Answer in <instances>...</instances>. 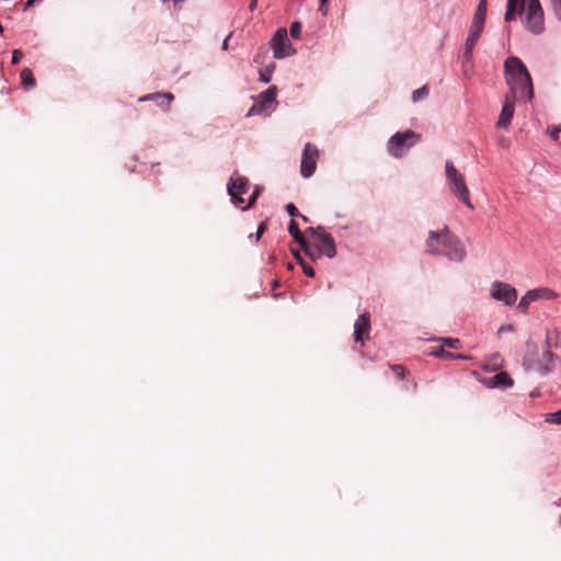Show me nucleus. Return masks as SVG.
<instances>
[{
  "label": "nucleus",
  "instance_id": "nucleus-37",
  "mask_svg": "<svg viewBox=\"0 0 561 561\" xmlns=\"http://www.w3.org/2000/svg\"><path fill=\"white\" fill-rule=\"evenodd\" d=\"M454 359L470 360L472 359V357L470 355L465 354H454Z\"/></svg>",
  "mask_w": 561,
  "mask_h": 561
},
{
  "label": "nucleus",
  "instance_id": "nucleus-23",
  "mask_svg": "<svg viewBox=\"0 0 561 561\" xmlns=\"http://www.w3.org/2000/svg\"><path fill=\"white\" fill-rule=\"evenodd\" d=\"M502 367V358L500 354H493L488 363L484 365L486 370H496Z\"/></svg>",
  "mask_w": 561,
  "mask_h": 561
},
{
  "label": "nucleus",
  "instance_id": "nucleus-25",
  "mask_svg": "<svg viewBox=\"0 0 561 561\" xmlns=\"http://www.w3.org/2000/svg\"><path fill=\"white\" fill-rule=\"evenodd\" d=\"M428 93H430V91H428L427 85H423L422 88L416 89L412 92V101L419 102V101L425 99L428 95Z\"/></svg>",
  "mask_w": 561,
  "mask_h": 561
},
{
  "label": "nucleus",
  "instance_id": "nucleus-42",
  "mask_svg": "<svg viewBox=\"0 0 561 561\" xmlns=\"http://www.w3.org/2000/svg\"><path fill=\"white\" fill-rule=\"evenodd\" d=\"M222 46H224V49H227V46H228V38H226V39L224 41Z\"/></svg>",
  "mask_w": 561,
  "mask_h": 561
},
{
  "label": "nucleus",
  "instance_id": "nucleus-38",
  "mask_svg": "<svg viewBox=\"0 0 561 561\" xmlns=\"http://www.w3.org/2000/svg\"><path fill=\"white\" fill-rule=\"evenodd\" d=\"M42 0H27L26 3H25V10L32 8L34 4L41 2Z\"/></svg>",
  "mask_w": 561,
  "mask_h": 561
},
{
  "label": "nucleus",
  "instance_id": "nucleus-29",
  "mask_svg": "<svg viewBox=\"0 0 561 561\" xmlns=\"http://www.w3.org/2000/svg\"><path fill=\"white\" fill-rule=\"evenodd\" d=\"M301 34V23L300 22H293L290 25V35L294 38H300Z\"/></svg>",
  "mask_w": 561,
  "mask_h": 561
},
{
  "label": "nucleus",
  "instance_id": "nucleus-24",
  "mask_svg": "<svg viewBox=\"0 0 561 561\" xmlns=\"http://www.w3.org/2000/svg\"><path fill=\"white\" fill-rule=\"evenodd\" d=\"M430 354L439 358L454 359V353L445 351L444 345L432 348Z\"/></svg>",
  "mask_w": 561,
  "mask_h": 561
},
{
  "label": "nucleus",
  "instance_id": "nucleus-3",
  "mask_svg": "<svg viewBox=\"0 0 561 561\" xmlns=\"http://www.w3.org/2000/svg\"><path fill=\"white\" fill-rule=\"evenodd\" d=\"M249 187L250 183L248 179L240 176L237 173L233 176H231L228 183V192L231 196V201L236 206H238L242 210L251 208L256 201V194H252L247 203L243 199L242 195L248 193Z\"/></svg>",
  "mask_w": 561,
  "mask_h": 561
},
{
  "label": "nucleus",
  "instance_id": "nucleus-9",
  "mask_svg": "<svg viewBox=\"0 0 561 561\" xmlns=\"http://www.w3.org/2000/svg\"><path fill=\"white\" fill-rule=\"evenodd\" d=\"M558 298V294L550 288L539 287L531 290H528L519 300L517 305V309L522 312L527 313L528 307L531 302L537 301L539 299L543 300H552Z\"/></svg>",
  "mask_w": 561,
  "mask_h": 561
},
{
  "label": "nucleus",
  "instance_id": "nucleus-35",
  "mask_svg": "<svg viewBox=\"0 0 561 561\" xmlns=\"http://www.w3.org/2000/svg\"><path fill=\"white\" fill-rule=\"evenodd\" d=\"M271 70L268 68L265 69V71H261V80L265 83L270 82L271 80Z\"/></svg>",
  "mask_w": 561,
  "mask_h": 561
},
{
  "label": "nucleus",
  "instance_id": "nucleus-21",
  "mask_svg": "<svg viewBox=\"0 0 561 561\" xmlns=\"http://www.w3.org/2000/svg\"><path fill=\"white\" fill-rule=\"evenodd\" d=\"M20 78L25 88H33L35 85V78H34L31 69H28V68H24L21 71Z\"/></svg>",
  "mask_w": 561,
  "mask_h": 561
},
{
  "label": "nucleus",
  "instance_id": "nucleus-45",
  "mask_svg": "<svg viewBox=\"0 0 561 561\" xmlns=\"http://www.w3.org/2000/svg\"><path fill=\"white\" fill-rule=\"evenodd\" d=\"M299 217H300L304 221H308V218H307L306 216H304V215H301V214H300V216H299Z\"/></svg>",
  "mask_w": 561,
  "mask_h": 561
},
{
  "label": "nucleus",
  "instance_id": "nucleus-33",
  "mask_svg": "<svg viewBox=\"0 0 561 561\" xmlns=\"http://www.w3.org/2000/svg\"><path fill=\"white\" fill-rule=\"evenodd\" d=\"M286 210H287V213L289 214V216H291V217H298V216H300V213H299L298 208H297L294 204H291V203H289V204L286 206Z\"/></svg>",
  "mask_w": 561,
  "mask_h": 561
},
{
  "label": "nucleus",
  "instance_id": "nucleus-31",
  "mask_svg": "<svg viewBox=\"0 0 561 561\" xmlns=\"http://www.w3.org/2000/svg\"><path fill=\"white\" fill-rule=\"evenodd\" d=\"M554 15L561 21V0H550Z\"/></svg>",
  "mask_w": 561,
  "mask_h": 561
},
{
  "label": "nucleus",
  "instance_id": "nucleus-36",
  "mask_svg": "<svg viewBox=\"0 0 561 561\" xmlns=\"http://www.w3.org/2000/svg\"><path fill=\"white\" fill-rule=\"evenodd\" d=\"M266 229V225L264 222H262L259 228H257V231H256V241H259L262 237V234L264 233Z\"/></svg>",
  "mask_w": 561,
  "mask_h": 561
},
{
  "label": "nucleus",
  "instance_id": "nucleus-27",
  "mask_svg": "<svg viewBox=\"0 0 561 561\" xmlns=\"http://www.w3.org/2000/svg\"><path fill=\"white\" fill-rule=\"evenodd\" d=\"M440 342L443 345L448 346L450 348H459L461 343L459 339H453V337H443L440 339Z\"/></svg>",
  "mask_w": 561,
  "mask_h": 561
},
{
  "label": "nucleus",
  "instance_id": "nucleus-2",
  "mask_svg": "<svg viewBox=\"0 0 561 561\" xmlns=\"http://www.w3.org/2000/svg\"><path fill=\"white\" fill-rule=\"evenodd\" d=\"M425 247L426 252L435 255H445L456 262H461L466 256L463 244L447 228H444L442 231H431Z\"/></svg>",
  "mask_w": 561,
  "mask_h": 561
},
{
  "label": "nucleus",
  "instance_id": "nucleus-46",
  "mask_svg": "<svg viewBox=\"0 0 561 561\" xmlns=\"http://www.w3.org/2000/svg\"><path fill=\"white\" fill-rule=\"evenodd\" d=\"M273 286H274V287H277V286H278V282H277V280H274V282H273Z\"/></svg>",
  "mask_w": 561,
  "mask_h": 561
},
{
  "label": "nucleus",
  "instance_id": "nucleus-11",
  "mask_svg": "<svg viewBox=\"0 0 561 561\" xmlns=\"http://www.w3.org/2000/svg\"><path fill=\"white\" fill-rule=\"evenodd\" d=\"M491 297L504 302L506 306H512L516 302L517 290L507 283L494 282L492 284Z\"/></svg>",
  "mask_w": 561,
  "mask_h": 561
},
{
  "label": "nucleus",
  "instance_id": "nucleus-12",
  "mask_svg": "<svg viewBox=\"0 0 561 561\" xmlns=\"http://www.w3.org/2000/svg\"><path fill=\"white\" fill-rule=\"evenodd\" d=\"M276 99V88L271 87L267 90L263 91L259 95V102L253 104L252 107L248 112V116H253L260 114L263 108L267 107L272 103L275 102Z\"/></svg>",
  "mask_w": 561,
  "mask_h": 561
},
{
  "label": "nucleus",
  "instance_id": "nucleus-17",
  "mask_svg": "<svg viewBox=\"0 0 561 561\" xmlns=\"http://www.w3.org/2000/svg\"><path fill=\"white\" fill-rule=\"evenodd\" d=\"M288 232L290 233V236H293L295 241L301 245L306 254H308L309 256H313L309 243L307 242L304 234L300 232L298 224L294 219H291L288 225Z\"/></svg>",
  "mask_w": 561,
  "mask_h": 561
},
{
  "label": "nucleus",
  "instance_id": "nucleus-34",
  "mask_svg": "<svg viewBox=\"0 0 561 561\" xmlns=\"http://www.w3.org/2000/svg\"><path fill=\"white\" fill-rule=\"evenodd\" d=\"M22 57H23V54H22L21 50H19V49L13 50V53H12V64L13 65L19 64Z\"/></svg>",
  "mask_w": 561,
  "mask_h": 561
},
{
  "label": "nucleus",
  "instance_id": "nucleus-8",
  "mask_svg": "<svg viewBox=\"0 0 561 561\" xmlns=\"http://www.w3.org/2000/svg\"><path fill=\"white\" fill-rule=\"evenodd\" d=\"M319 157L320 153L317 146L307 142L305 145L300 162V173L304 178H310L314 173Z\"/></svg>",
  "mask_w": 561,
  "mask_h": 561
},
{
  "label": "nucleus",
  "instance_id": "nucleus-28",
  "mask_svg": "<svg viewBox=\"0 0 561 561\" xmlns=\"http://www.w3.org/2000/svg\"><path fill=\"white\" fill-rule=\"evenodd\" d=\"M295 256L296 259L298 260V262L300 263V265L302 266V270H304V273L309 276V277H313L314 276V271L312 267L308 266L305 264V262L302 261L301 256L299 255V253H295Z\"/></svg>",
  "mask_w": 561,
  "mask_h": 561
},
{
  "label": "nucleus",
  "instance_id": "nucleus-43",
  "mask_svg": "<svg viewBox=\"0 0 561 561\" xmlns=\"http://www.w3.org/2000/svg\"><path fill=\"white\" fill-rule=\"evenodd\" d=\"M252 194H256V197L259 196L260 194V188L259 187H255L254 192Z\"/></svg>",
  "mask_w": 561,
  "mask_h": 561
},
{
  "label": "nucleus",
  "instance_id": "nucleus-39",
  "mask_svg": "<svg viewBox=\"0 0 561 561\" xmlns=\"http://www.w3.org/2000/svg\"><path fill=\"white\" fill-rule=\"evenodd\" d=\"M328 2V0H321V4H320V8L319 10L325 14L327 13V9H325V3Z\"/></svg>",
  "mask_w": 561,
  "mask_h": 561
},
{
  "label": "nucleus",
  "instance_id": "nucleus-22",
  "mask_svg": "<svg viewBox=\"0 0 561 561\" xmlns=\"http://www.w3.org/2000/svg\"><path fill=\"white\" fill-rule=\"evenodd\" d=\"M542 367L540 369L541 374H548L551 370L550 364L553 362V353L549 350H547L542 355Z\"/></svg>",
  "mask_w": 561,
  "mask_h": 561
},
{
  "label": "nucleus",
  "instance_id": "nucleus-5",
  "mask_svg": "<svg viewBox=\"0 0 561 561\" xmlns=\"http://www.w3.org/2000/svg\"><path fill=\"white\" fill-rule=\"evenodd\" d=\"M306 232L313 238L317 248L314 251L311 249L313 256L310 257L312 260L321 257L322 254L330 259L336 255L334 239L331 234L327 233L322 227L308 228Z\"/></svg>",
  "mask_w": 561,
  "mask_h": 561
},
{
  "label": "nucleus",
  "instance_id": "nucleus-26",
  "mask_svg": "<svg viewBox=\"0 0 561 561\" xmlns=\"http://www.w3.org/2000/svg\"><path fill=\"white\" fill-rule=\"evenodd\" d=\"M545 421L550 424L561 425V409L553 413H547L545 415Z\"/></svg>",
  "mask_w": 561,
  "mask_h": 561
},
{
  "label": "nucleus",
  "instance_id": "nucleus-15",
  "mask_svg": "<svg viewBox=\"0 0 561 561\" xmlns=\"http://www.w3.org/2000/svg\"><path fill=\"white\" fill-rule=\"evenodd\" d=\"M370 331V317L367 312L360 314L354 324V337L356 342L363 343Z\"/></svg>",
  "mask_w": 561,
  "mask_h": 561
},
{
  "label": "nucleus",
  "instance_id": "nucleus-41",
  "mask_svg": "<svg viewBox=\"0 0 561 561\" xmlns=\"http://www.w3.org/2000/svg\"><path fill=\"white\" fill-rule=\"evenodd\" d=\"M550 335H551V333H550V332H548V333H547V339H546V342H547L548 346L550 345V339H551V336H550Z\"/></svg>",
  "mask_w": 561,
  "mask_h": 561
},
{
  "label": "nucleus",
  "instance_id": "nucleus-6",
  "mask_svg": "<svg viewBox=\"0 0 561 561\" xmlns=\"http://www.w3.org/2000/svg\"><path fill=\"white\" fill-rule=\"evenodd\" d=\"M420 138L421 136L412 130L396 133L388 141V151L391 156L401 158Z\"/></svg>",
  "mask_w": 561,
  "mask_h": 561
},
{
  "label": "nucleus",
  "instance_id": "nucleus-40",
  "mask_svg": "<svg viewBox=\"0 0 561 561\" xmlns=\"http://www.w3.org/2000/svg\"><path fill=\"white\" fill-rule=\"evenodd\" d=\"M256 3H257V0H251L250 5H249L251 11H253L256 8Z\"/></svg>",
  "mask_w": 561,
  "mask_h": 561
},
{
  "label": "nucleus",
  "instance_id": "nucleus-19",
  "mask_svg": "<svg viewBox=\"0 0 561 561\" xmlns=\"http://www.w3.org/2000/svg\"><path fill=\"white\" fill-rule=\"evenodd\" d=\"M525 7V0H507L506 12L504 20L511 22L516 19L517 14H520Z\"/></svg>",
  "mask_w": 561,
  "mask_h": 561
},
{
  "label": "nucleus",
  "instance_id": "nucleus-14",
  "mask_svg": "<svg viewBox=\"0 0 561 561\" xmlns=\"http://www.w3.org/2000/svg\"><path fill=\"white\" fill-rule=\"evenodd\" d=\"M483 26H484L483 24H480L477 22H471L469 35L466 41V49H465V54H463V57L467 60H470L472 57L473 48L482 33Z\"/></svg>",
  "mask_w": 561,
  "mask_h": 561
},
{
  "label": "nucleus",
  "instance_id": "nucleus-1",
  "mask_svg": "<svg viewBox=\"0 0 561 561\" xmlns=\"http://www.w3.org/2000/svg\"><path fill=\"white\" fill-rule=\"evenodd\" d=\"M505 81L510 88L506 95L518 98L527 102L534 96V88L530 75L525 64L515 56L508 57L504 62Z\"/></svg>",
  "mask_w": 561,
  "mask_h": 561
},
{
  "label": "nucleus",
  "instance_id": "nucleus-47",
  "mask_svg": "<svg viewBox=\"0 0 561 561\" xmlns=\"http://www.w3.org/2000/svg\"><path fill=\"white\" fill-rule=\"evenodd\" d=\"M294 265L291 263L288 264V270H293Z\"/></svg>",
  "mask_w": 561,
  "mask_h": 561
},
{
  "label": "nucleus",
  "instance_id": "nucleus-4",
  "mask_svg": "<svg viewBox=\"0 0 561 561\" xmlns=\"http://www.w3.org/2000/svg\"><path fill=\"white\" fill-rule=\"evenodd\" d=\"M445 171L453 194L456 195L467 207L473 209V205L470 201V193L466 185L463 175L450 161H446Z\"/></svg>",
  "mask_w": 561,
  "mask_h": 561
},
{
  "label": "nucleus",
  "instance_id": "nucleus-7",
  "mask_svg": "<svg viewBox=\"0 0 561 561\" xmlns=\"http://www.w3.org/2000/svg\"><path fill=\"white\" fill-rule=\"evenodd\" d=\"M525 26L534 34L543 32L545 18L539 0H528L525 13Z\"/></svg>",
  "mask_w": 561,
  "mask_h": 561
},
{
  "label": "nucleus",
  "instance_id": "nucleus-13",
  "mask_svg": "<svg viewBox=\"0 0 561 561\" xmlns=\"http://www.w3.org/2000/svg\"><path fill=\"white\" fill-rule=\"evenodd\" d=\"M519 101L518 98L505 95L504 104L497 121V127L507 128L514 116L515 102Z\"/></svg>",
  "mask_w": 561,
  "mask_h": 561
},
{
  "label": "nucleus",
  "instance_id": "nucleus-32",
  "mask_svg": "<svg viewBox=\"0 0 561 561\" xmlns=\"http://www.w3.org/2000/svg\"><path fill=\"white\" fill-rule=\"evenodd\" d=\"M547 131H548V134L550 135V137L552 138L553 141H558L559 140V134L561 133V125L549 127Z\"/></svg>",
  "mask_w": 561,
  "mask_h": 561
},
{
  "label": "nucleus",
  "instance_id": "nucleus-20",
  "mask_svg": "<svg viewBox=\"0 0 561 561\" xmlns=\"http://www.w3.org/2000/svg\"><path fill=\"white\" fill-rule=\"evenodd\" d=\"M486 0H480L476 13L473 15L472 22H477L484 25L485 15H486Z\"/></svg>",
  "mask_w": 561,
  "mask_h": 561
},
{
  "label": "nucleus",
  "instance_id": "nucleus-16",
  "mask_svg": "<svg viewBox=\"0 0 561 561\" xmlns=\"http://www.w3.org/2000/svg\"><path fill=\"white\" fill-rule=\"evenodd\" d=\"M154 101L163 111H169L171 103L174 100V95L171 92H157L147 94L139 99L140 102L144 101Z\"/></svg>",
  "mask_w": 561,
  "mask_h": 561
},
{
  "label": "nucleus",
  "instance_id": "nucleus-30",
  "mask_svg": "<svg viewBox=\"0 0 561 561\" xmlns=\"http://www.w3.org/2000/svg\"><path fill=\"white\" fill-rule=\"evenodd\" d=\"M391 369L393 370L396 376L400 379H404L405 375L408 374V370L401 365H393V366H391Z\"/></svg>",
  "mask_w": 561,
  "mask_h": 561
},
{
  "label": "nucleus",
  "instance_id": "nucleus-44",
  "mask_svg": "<svg viewBox=\"0 0 561 561\" xmlns=\"http://www.w3.org/2000/svg\"><path fill=\"white\" fill-rule=\"evenodd\" d=\"M412 388H413V390H414V391H415V390H416V388H417V385H416V382H415L414 380H412Z\"/></svg>",
  "mask_w": 561,
  "mask_h": 561
},
{
  "label": "nucleus",
  "instance_id": "nucleus-10",
  "mask_svg": "<svg viewBox=\"0 0 561 561\" xmlns=\"http://www.w3.org/2000/svg\"><path fill=\"white\" fill-rule=\"evenodd\" d=\"M272 47L275 58H285L295 53V49L293 48L288 35L287 30L284 27H280L276 31L272 38Z\"/></svg>",
  "mask_w": 561,
  "mask_h": 561
},
{
  "label": "nucleus",
  "instance_id": "nucleus-18",
  "mask_svg": "<svg viewBox=\"0 0 561 561\" xmlns=\"http://www.w3.org/2000/svg\"><path fill=\"white\" fill-rule=\"evenodd\" d=\"M483 382L490 388H508L513 386V379L505 371L497 373L495 376L485 379Z\"/></svg>",
  "mask_w": 561,
  "mask_h": 561
}]
</instances>
